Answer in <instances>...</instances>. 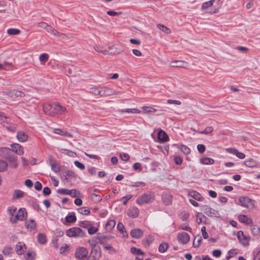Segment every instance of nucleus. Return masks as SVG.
<instances>
[{"mask_svg":"<svg viewBox=\"0 0 260 260\" xmlns=\"http://www.w3.org/2000/svg\"><path fill=\"white\" fill-rule=\"evenodd\" d=\"M178 229L179 230L187 231L190 233H191L192 231L191 228L189 226L186 225L184 223L180 224Z\"/></svg>","mask_w":260,"mask_h":260,"instance_id":"nucleus-56","label":"nucleus"},{"mask_svg":"<svg viewBox=\"0 0 260 260\" xmlns=\"http://www.w3.org/2000/svg\"><path fill=\"white\" fill-rule=\"evenodd\" d=\"M16 138L19 142L24 143L27 141L28 135L23 131H19L17 133Z\"/></svg>","mask_w":260,"mask_h":260,"instance_id":"nucleus-13","label":"nucleus"},{"mask_svg":"<svg viewBox=\"0 0 260 260\" xmlns=\"http://www.w3.org/2000/svg\"><path fill=\"white\" fill-rule=\"evenodd\" d=\"M53 132L54 134L64 136H70L69 133L67 131H63L60 128H54L53 130Z\"/></svg>","mask_w":260,"mask_h":260,"instance_id":"nucleus-38","label":"nucleus"},{"mask_svg":"<svg viewBox=\"0 0 260 260\" xmlns=\"http://www.w3.org/2000/svg\"><path fill=\"white\" fill-rule=\"evenodd\" d=\"M91 223L89 221H83L80 223V226L86 229H88L91 225Z\"/></svg>","mask_w":260,"mask_h":260,"instance_id":"nucleus-57","label":"nucleus"},{"mask_svg":"<svg viewBox=\"0 0 260 260\" xmlns=\"http://www.w3.org/2000/svg\"><path fill=\"white\" fill-rule=\"evenodd\" d=\"M120 112L122 113H136V114H139L141 112L140 110L136 109V108L122 109L120 110Z\"/></svg>","mask_w":260,"mask_h":260,"instance_id":"nucleus-27","label":"nucleus"},{"mask_svg":"<svg viewBox=\"0 0 260 260\" xmlns=\"http://www.w3.org/2000/svg\"><path fill=\"white\" fill-rule=\"evenodd\" d=\"M213 131V128L212 126H208L204 130L199 131L198 133L200 134H209Z\"/></svg>","mask_w":260,"mask_h":260,"instance_id":"nucleus-54","label":"nucleus"},{"mask_svg":"<svg viewBox=\"0 0 260 260\" xmlns=\"http://www.w3.org/2000/svg\"><path fill=\"white\" fill-rule=\"evenodd\" d=\"M121 159L123 161H127L129 159V156L127 153H121L120 154Z\"/></svg>","mask_w":260,"mask_h":260,"instance_id":"nucleus-62","label":"nucleus"},{"mask_svg":"<svg viewBox=\"0 0 260 260\" xmlns=\"http://www.w3.org/2000/svg\"><path fill=\"white\" fill-rule=\"evenodd\" d=\"M8 166V163L5 160L0 159V172L6 171Z\"/></svg>","mask_w":260,"mask_h":260,"instance_id":"nucleus-44","label":"nucleus"},{"mask_svg":"<svg viewBox=\"0 0 260 260\" xmlns=\"http://www.w3.org/2000/svg\"><path fill=\"white\" fill-rule=\"evenodd\" d=\"M244 165L247 167L253 168L257 165V163L253 159L250 158L244 161Z\"/></svg>","mask_w":260,"mask_h":260,"instance_id":"nucleus-32","label":"nucleus"},{"mask_svg":"<svg viewBox=\"0 0 260 260\" xmlns=\"http://www.w3.org/2000/svg\"><path fill=\"white\" fill-rule=\"evenodd\" d=\"M78 212L82 215H88L90 213V210L88 207H83L78 209Z\"/></svg>","mask_w":260,"mask_h":260,"instance_id":"nucleus-41","label":"nucleus"},{"mask_svg":"<svg viewBox=\"0 0 260 260\" xmlns=\"http://www.w3.org/2000/svg\"><path fill=\"white\" fill-rule=\"evenodd\" d=\"M157 27L159 30L163 31L164 32H165L166 34H170L171 32V30L168 27L165 26L164 25L158 24L157 25Z\"/></svg>","mask_w":260,"mask_h":260,"instance_id":"nucleus-42","label":"nucleus"},{"mask_svg":"<svg viewBox=\"0 0 260 260\" xmlns=\"http://www.w3.org/2000/svg\"><path fill=\"white\" fill-rule=\"evenodd\" d=\"M46 30L49 33L54 36H58L59 33L50 25H48Z\"/></svg>","mask_w":260,"mask_h":260,"instance_id":"nucleus-45","label":"nucleus"},{"mask_svg":"<svg viewBox=\"0 0 260 260\" xmlns=\"http://www.w3.org/2000/svg\"><path fill=\"white\" fill-rule=\"evenodd\" d=\"M238 220L240 222L246 224H251L252 223V220L247 216L241 214L238 216Z\"/></svg>","mask_w":260,"mask_h":260,"instance_id":"nucleus-18","label":"nucleus"},{"mask_svg":"<svg viewBox=\"0 0 260 260\" xmlns=\"http://www.w3.org/2000/svg\"><path fill=\"white\" fill-rule=\"evenodd\" d=\"M187 63L181 60H174L171 62V66L176 68H187Z\"/></svg>","mask_w":260,"mask_h":260,"instance_id":"nucleus-19","label":"nucleus"},{"mask_svg":"<svg viewBox=\"0 0 260 260\" xmlns=\"http://www.w3.org/2000/svg\"><path fill=\"white\" fill-rule=\"evenodd\" d=\"M59 151L61 153L71 157H75L76 156V153L75 152L67 149H60Z\"/></svg>","mask_w":260,"mask_h":260,"instance_id":"nucleus-37","label":"nucleus"},{"mask_svg":"<svg viewBox=\"0 0 260 260\" xmlns=\"http://www.w3.org/2000/svg\"><path fill=\"white\" fill-rule=\"evenodd\" d=\"M104 237H96L95 239H93L91 240H88V242L90 246L93 248L94 247L96 244L98 243V241H100L102 239H103Z\"/></svg>","mask_w":260,"mask_h":260,"instance_id":"nucleus-36","label":"nucleus"},{"mask_svg":"<svg viewBox=\"0 0 260 260\" xmlns=\"http://www.w3.org/2000/svg\"><path fill=\"white\" fill-rule=\"evenodd\" d=\"M24 192L20 190H16L14 191L13 199H19L23 197Z\"/></svg>","mask_w":260,"mask_h":260,"instance_id":"nucleus-51","label":"nucleus"},{"mask_svg":"<svg viewBox=\"0 0 260 260\" xmlns=\"http://www.w3.org/2000/svg\"><path fill=\"white\" fill-rule=\"evenodd\" d=\"M16 211L17 208L14 206L9 207L7 209L8 213L10 217H14L16 215L15 213Z\"/></svg>","mask_w":260,"mask_h":260,"instance_id":"nucleus-49","label":"nucleus"},{"mask_svg":"<svg viewBox=\"0 0 260 260\" xmlns=\"http://www.w3.org/2000/svg\"><path fill=\"white\" fill-rule=\"evenodd\" d=\"M250 231L254 236H258L260 235V228L257 225H251Z\"/></svg>","mask_w":260,"mask_h":260,"instance_id":"nucleus-29","label":"nucleus"},{"mask_svg":"<svg viewBox=\"0 0 260 260\" xmlns=\"http://www.w3.org/2000/svg\"><path fill=\"white\" fill-rule=\"evenodd\" d=\"M143 112L144 113H155L157 110L152 108V107H147V106H143L142 107V108Z\"/></svg>","mask_w":260,"mask_h":260,"instance_id":"nucleus-46","label":"nucleus"},{"mask_svg":"<svg viewBox=\"0 0 260 260\" xmlns=\"http://www.w3.org/2000/svg\"><path fill=\"white\" fill-rule=\"evenodd\" d=\"M131 235L133 238L138 239L143 236V232L139 229H133L131 232Z\"/></svg>","mask_w":260,"mask_h":260,"instance_id":"nucleus-21","label":"nucleus"},{"mask_svg":"<svg viewBox=\"0 0 260 260\" xmlns=\"http://www.w3.org/2000/svg\"><path fill=\"white\" fill-rule=\"evenodd\" d=\"M133 197V196L131 195V194H128V195H126L124 197H123L121 198L120 200L121 201H122V204L124 205H125L127 202L131 200Z\"/></svg>","mask_w":260,"mask_h":260,"instance_id":"nucleus-53","label":"nucleus"},{"mask_svg":"<svg viewBox=\"0 0 260 260\" xmlns=\"http://www.w3.org/2000/svg\"><path fill=\"white\" fill-rule=\"evenodd\" d=\"M65 219L66 222L73 223L76 221V216L74 212H70L66 216Z\"/></svg>","mask_w":260,"mask_h":260,"instance_id":"nucleus-24","label":"nucleus"},{"mask_svg":"<svg viewBox=\"0 0 260 260\" xmlns=\"http://www.w3.org/2000/svg\"><path fill=\"white\" fill-rule=\"evenodd\" d=\"M115 94V91L107 87H102V96Z\"/></svg>","mask_w":260,"mask_h":260,"instance_id":"nucleus-22","label":"nucleus"},{"mask_svg":"<svg viewBox=\"0 0 260 260\" xmlns=\"http://www.w3.org/2000/svg\"><path fill=\"white\" fill-rule=\"evenodd\" d=\"M237 238L239 242L243 246H247L249 245L250 238L244 235L242 231H240L237 232Z\"/></svg>","mask_w":260,"mask_h":260,"instance_id":"nucleus-10","label":"nucleus"},{"mask_svg":"<svg viewBox=\"0 0 260 260\" xmlns=\"http://www.w3.org/2000/svg\"><path fill=\"white\" fill-rule=\"evenodd\" d=\"M27 212L25 208H20L18 210L14 217H10V221L12 223H15L18 220L22 221L26 219Z\"/></svg>","mask_w":260,"mask_h":260,"instance_id":"nucleus-3","label":"nucleus"},{"mask_svg":"<svg viewBox=\"0 0 260 260\" xmlns=\"http://www.w3.org/2000/svg\"><path fill=\"white\" fill-rule=\"evenodd\" d=\"M66 234L70 238H83L85 236L86 233L79 228L73 227L67 230Z\"/></svg>","mask_w":260,"mask_h":260,"instance_id":"nucleus-2","label":"nucleus"},{"mask_svg":"<svg viewBox=\"0 0 260 260\" xmlns=\"http://www.w3.org/2000/svg\"><path fill=\"white\" fill-rule=\"evenodd\" d=\"M53 116L62 115L67 112L66 108L57 103H53Z\"/></svg>","mask_w":260,"mask_h":260,"instance_id":"nucleus-8","label":"nucleus"},{"mask_svg":"<svg viewBox=\"0 0 260 260\" xmlns=\"http://www.w3.org/2000/svg\"><path fill=\"white\" fill-rule=\"evenodd\" d=\"M50 165L51 170L55 173H57L60 171L59 168H58L55 161L52 160V157H50Z\"/></svg>","mask_w":260,"mask_h":260,"instance_id":"nucleus-34","label":"nucleus"},{"mask_svg":"<svg viewBox=\"0 0 260 260\" xmlns=\"http://www.w3.org/2000/svg\"><path fill=\"white\" fill-rule=\"evenodd\" d=\"M25 225L27 229L34 230L36 228V223L34 219H30L25 221Z\"/></svg>","mask_w":260,"mask_h":260,"instance_id":"nucleus-23","label":"nucleus"},{"mask_svg":"<svg viewBox=\"0 0 260 260\" xmlns=\"http://www.w3.org/2000/svg\"><path fill=\"white\" fill-rule=\"evenodd\" d=\"M201 210L209 216L214 217H219L220 216V214L218 211L212 208L208 205H201Z\"/></svg>","mask_w":260,"mask_h":260,"instance_id":"nucleus-4","label":"nucleus"},{"mask_svg":"<svg viewBox=\"0 0 260 260\" xmlns=\"http://www.w3.org/2000/svg\"><path fill=\"white\" fill-rule=\"evenodd\" d=\"M188 196L198 201H202L204 198L197 191L191 190L188 192Z\"/></svg>","mask_w":260,"mask_h":260,"instance_id":"nucleus-16","label":"nucleus"},{"mask_svg":"<svg viewBox=\"0 0 260 260\" xmlns=\"http://www.w3.org/2000/svg\"><path fill=\"white\" fill-rule=\"evenodd\" d=\"M8 118V117L6 116L4 113L0 112V120L2 121L1 124L3 126H6L5 124L9 123L7 121Z\"/></svg>","mask_w":260,"mask_h":260,"instance_id":"nucleus-43","label":"nucleus"},{"mask_svg":"<svg viewBox=\"0 0 260 260\" xmlns=\"http://www.w3.org/2000/svg\"><path fill=\"white\" fill-rule=\"evenodd\" d=\"M17 156H15L12 159L8 161L10 167L12 168L15 169L17 168L18 164L17 162Z\"/></svg>","mask_w":260,"mask_h":260,"instance_id":"nucleus-35","label":"nucleus"},{"mask_svg":"<svg viewBox=\"0 0 260 260\" xmlns=\"http://www.w3.org/2000/svg\"><path fill=\"white\" fill-rule=\"evenodd\" d=\"M252 255L253 260H260V246L253 250Z\"/></svg>","mask_w":260,"mask_h":260,"instance_id":"nucleus-31","label":"nucleus"},{"mask_svg":"<svg viewBox=\"0 0 260 260\" xmlns=\"http://www.w3.org/2000/svg\"><path fill=\"white\" fill-rule=\"evenodd\" d=\"M44 112L50 116H53V104H47L43 105Z\"/></svg>","mask_w":260,"mask_h":260,"instance_id":"nucleus-20","label":"nucleus"},{"mask_svg":"<svg viewBox=\"0 0 260 260\" xmlns=\"http://www.w3.org/2000/svg\"><path fill=\"white\" fill-rule=\"evenodd\" d=\"M197 149L200 153H203L205 152L206 148L203 144H198L197 145Z\"/></svg>","mask_w":260,"mask_h":260,"instance_id":"nucleus-63","label":"nucleus"},{"mask_svg":"<svg viewBox=\"0 0 260 260\" xmlns=\"http://www.w3.org/2000/svg\"><path fill=\"white\" fill-rule=\"evenodd\" d=\"M116 222L114 220L110 219L108 220L105 224V228L107 231H111L115 226Z\"/></svg>","mask_w":260,"mask_h":260,"instance_id":"nucleus-25","label":"nucleus"},{"mask_svg":"<svg viewBox=\"0 0 260 260\" xmlns=\"http://www.w3.org/2000/svg\"><path fill=\"white\" fill-rule=\"evenodd\" d=\"M117 230L122 234L126 233L125 228L121 222H118L117 225Z\"/></svg>","mask_w":260,"mask_h":260,"instance_id":"nucleus-55","label":"nucleus"},{"mask_svg":"<svg viewBox=\"0 0 260 260\" xmlns=\"http://www.w3.org/2000/svg\"><path fill=\"white\" fill-rule=\"evenodd\" d=\"M36 254L35 252L28 251L24 256L25 260H35Z\"/></svg>","mask_w":260,"mask_h":260,"instance_id":"nucleus-39","label":"nucleus"},{"mask_svg":"<svg viewBox=\"0 0 260 260\" xmlns=\"http://www.w3.org/2000/svg\"><path fill=\"white\" fill-rule=\"evenodd\" d=\"M200 161L204 165H212L214 163V160L213 158L206 157L201 158Z\"/></svg>","mask_w":260,"mask_h":260,"instance_id":"nucleus-26","label":"nucleus"},{"mask_svg":"<svg viewBox=\"0 0 260 260\" xmlns=\"http://www.w3.org/2000/svg\"><path fill=\"white\" fill-rule=\"evenodd\" d=\"M173 197L169 193H163L162 194V200L163 203L166 205H169L172 203Z\"/></svg>","mask_w":260,"mask_h":260,"instance_id":"nucleus-17","label":"nucleus"},{"mask_svg":"<svg viewBox=\"0 0 260 260\" xmlns=\"http://www.w3.org/2000/svg\"><path fill=\"white\" fill-rule=\"evenodd\" d=\"M155 197V193L152 191L144 193L137 198L136 203L139 205L149 204L154 200Z\"/></svg>","mask_w":260,"mask_h":260,"instance_id":"nucleus-1","label":"nucleus"},{"mask_svg":"<svg viewBox=\"0 0 260 260\" xmlns=\"http://www.w3.org/2000/svg\"><path fill=\"white\" fill-rule=\"evenodd\" d=\"M179 148L185 154H188L190 152V148L186 145H181Z\"/></svg>","mask_w":260,"mask_h":260,"instance_id":"nucleus-48","label":"nucleus"},{"mask_svg":"<svg viewBox=\"0 0 260 260\" xmlns=\"http://www.w3.org/2000/svg\"><path fill=\"white\" fill-rule=\"evenodd\" d=\"M38 242L42 245L45 244L47 242L46 237L45 234L39 233L37 236Z\"/></svg>","mask_w":260,"mask_h":260,"instance_id":"nucleus-33","label":"nucleus"},{"mask_svg":"<svg viewBox=\"0 0 260 260\" xmlns=\"http://www.w3.org/2000/svg\"><path fill=\"white\" fill-rule=\"evenodd\" d=\"M131 252L136 255H142L144 254V252L140 249L136 247H132L131 249Z\"/></svg>","mask_w":260,"mask_h":260,"instance_id":"nucleus-50","label":"nucleus"},{"mask_svg":"<svg viewBox=\"0 0 260 260\" xmlns=\"http://www.w3.org/2000/svg\"><path fill=\"white\" fill-rule=\"evenodd\" d=\"M69 191V189L67 188H59L57 190V193L63 195H68Z\"/></svg>","mask_w":260,"mask_h":260,"instance_id":"nucleus-59","label":"nucleus"},{"mask_svg":"<svg viewBox=\"0 0 260 260\" xmlns=\"http://www.w3.org/2000/svg\"><path fill=\"white\" fill-rule=\"evenodd\" d=\"M91 200L94 203H97L102 200V197L99 194L92 193L91 194Z\"/></svg>","mask_w":260,"mask_h":260,"instance_id":"nucleus-40","label":"nucleus"},{"mask_svg":"<svg viewBox=\"0 0 260 260\" xmlns=\"http://www.w3.org/2000/svg\"><path fill=\"white\" fill-rule=\"evenodd\" d=\"M87 230L88 233L89 235H93L95 234L98 231L97 228L92 226V225Z\"/></svg>","mask_w":260,"mask_h":260,"instance_id":"nucleus-58","label":"nucleus"},{"mask_svg":"<svg viewBox=\"0 0 260 260\" xmlns=\"http://www.w3.org/2000/svg\"><path fill=\"white\" fill-rule=\"evenodd\" d=\"M169 248V244L166 242H162L160 243L158 246V251L160 253H165L167 251Z\"/></svg>","mask_w":260,"mask_h":260,"instance_id":"nucleus-30","label":"nucleus"},{"mask_svg":"<svg viewBox=\"0 0 260 260\" xmlns=\"http://www.w3.org/2000/svg\"><path fill=\"white\" fill-rule=\"evenodd\" d=\"M238 201L239 204L244 208H253L254 206L253 201L247 197H240Z\"/></svg>","mask_w":260,"mask_h":260,"instance_id":"nucleus-7","label":"nucleus"},{"mask_svg":"<svg viewBox=\"0 0 260 260\" xmlns=\"http://www.w3.org/2000/svg\"><path fill=\"white\" fill-rule=\"evenodd\" d=\"M0 156L6 159L8 161L15 155L13 153L12 150L7 147L0 148Z\"/></svg>","mask_w":260,"mask_h":260,"instance_id":"nucleus-6","label":"nucleus"},{"mask_svg":"<svg viewBox=\"0 0 260 260\" xmlns=\"http://www.w3.org/2000/svg\"><path fill=\"white\" fill-rule=\"evenodd\" d=\"M214 0H210L208 2H204L202 5V9H205L213 5Z\"/></svg>","mask_w":260,"mask_h":260,"instance_id":"nucleus-52","label":"nucleus"},{"mask_svg":"<svg viewBox=\"0 0 260 260\" xmlns=\"http://www.w3.org/2000/svg\"><path fill=\"white\" fill-rule=\"evenodd\" d=\"M12 151L19 155H22L24 153L23 147L18 143H13L11 145Z\"/></svg>","mask_w":260,"mask_h":260,"instance_id":"nucleus-11","label":"nucleus"},{"mask_svg":"<svg viewBox=\"0 0 260 260\" xmlns=\"http://www.w3.org/2000/svg\"><path fill=\"white\" fill-rule=\"evenodd\" d=\"M74 164L77 168H79L81 170H83L85 168V165L78 160H75L74 161Z\"/></svg>","mask_w":260,"mask_h":260,"instance_id":"nucleus-61","label":"nucleus"},{"mask_svg":"<svg viewBox=\"0 0 260 260\" xmlns=\"http://www.w3.org/2000/svg\"><path fill=\"white\" fill-rule=\"evenodd\" d=\"M49 55L47 53H42L39 56V59L41 62L45 61L48 60Z\"/></svg>","mask_w":260,"mask_h":260,"instance_id":"nucleus-60","label":"nucleus"},{"mask_svg":"<svg viewBox=\"0 0 260 260\" xmlns=\"http://www.w3.org/2000/svg\"><path fill=\"white\" fill-rule=\"evenodd\" d=\"M90 92L95 95L102 96V86L92 87L90 89Z\"/></svg>","mask_w":260,"mask_h":260,"instance_id":"nucleus-28","label":"nucleus"},{"mask_svg":"<svg viewBox=\"0 0 260 260\" xmlns=\"http://www.w3.org/2000/svg\"><path fill=\"white\" fill-rule=\"evenodd\" d=\"M178 242L181 244H186L188 243L190 240L189 235L185 232L178 233L177 235Z\"/></svg>","mask_w":260,"mask_h":260,"instance_id":"nucleus-9","label":"nucleus"},{"mask_svg":"<svg viewBox=\"0 0 260 260\" xmlns=\"http://www.w3.org/2000/svg\"><path fill=\"white\" fill-rule=\"evenodd\" d=\"M27 249L26 245L23 243L19 242L15 246V251L18 255H22L24 253Z\"/></svg>","mask_w":260,"mask_h":260,"instance_id":"nucleus-12","label":"nucleus"},{"mask_svg":"<svg viewBox=\"0 0 260 260\" xmlns=\"http://www.w3.org/2000/svg\"><path fill=\"white\" fill-rule=\"evenodd\" d=\"M77 193H78V191H77L76 189H73L71 190L69 189L68 195L70 196L72 198H75L77 196Z\"/></svg>","mask_w":260,"mask_h":260,"instance_id":"nucleus-64","label":"nucleus"},{"mask_svg":"<svg viewBox=\"0 0 260 260\" xmlns=\"http://www.w3.org/2000/svg\"><path fill=\"white\" fill-rule=\"evenodd\" d=\"M87 249L84 247H80L77 248L75 252V256L78 260H83L88 256Z\"/></svg>","mask_w":260,"mask_h":260,"instance_id":"nucleus-5","label":"nucleus"},{"mask_svg":"<svg viewBox=\"0 0 260 260\" xmlns=\"http://www.w3.org/2000/svg\"><path fill=\"white\" fill-rule=\"evenodd\" d=\"M20 32V30L17 28H9L7 30V34L10 36L17 35H19Z\"/></svg>","mask_w":260,"mask_h":260,"instance_id":"nucleus-47","label":"nucleus"},{"mask_svg":"<svg viewBox=\"0 0 260 260\" xmlns=\"http://www.w3.org/2000/svg\"><path fill=\"white\" fill-rule=\"evenodd\" d=\"M139 214V210L136 207H130L127 210V215L132 218H136Z\"/></svg>","mask_w":260,"mask_h":260,"instance_id":"nucleus-15","label":"nucleus"},{"mask_svg":"<svg viewBox=\"0 0 260 260\" xmlns=\"http://www.w3.org/2000/svg\"><path fill=\"white\" fill-rule=\"evenodd\" d=\"M157 138L160 143L167 142L169 139L166 133L161 129L159 130L157 133Z\"/></svg>","mask_w":260,"mask_h":260,"instance_id":"nucleus-14","label":"nucleus"}]
</instances>
